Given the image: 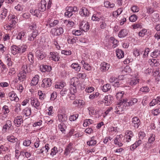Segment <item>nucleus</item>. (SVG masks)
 I'll return each instance as SVG.
<instances>
[{
  "instance_id": "f257e3e1",
  "label": "nucleus",
  "mask_w": 160,
  "mask_h": 160,
  "mask_svg": "<svg viewBox=\"0 0 160 160\" xmlns=\"http://www.w3.org/2000/svg\"><path fill=\"white\" fill-rule=\"evenodd\" d=\"M125 109V105L121 102L120 104L117 105L115 108L114 112L118 114H121L122 113V112Z\"/></svg>"
},
{
  "instance_id": "f03ea898",
  "label": "nucleus",
  "mask_w": 160,
  "mask_h": 160,
  "mask_svg": "<svg viewBox=\"0 0 160 160\" xmlns=\"http://www.w3.org/2000/svg\"><path fill=\"white\" fill-rule=\"evenodd\" d=\"M6 19L8 20L9 23L10 24L13 26L16 24L18 21L17 17L14 15L11 14H9Z\"/></svg>"
},
{
  "instance_id": "7ed1b4c3",
  "label": "nucleus",
  "mask_w": 160,
  "mask_h": 160,
  "mask_svg": "<svg viewBox=\"0 0 160 160\" xmlns=\"http://www.w3.org/2000/svg\"><path fill=\"white\" fill-rule=\"evenodd\" d=\"M89 25L88 22L84 21L80 22L79 27L82 31L86 32L89 29Z\"/></svg>"
},
{
  "instance_id": "20e7f679",
  "label": "nucleus",
  "mask_w": 160,
  "mask_h": 160,
  "mask_svg": "<svg viewBox=\"0 0 160 160\" xmlns=\"http://www.w3.org/2000/svg\"><path fill=\"white\" fill-rule=\"evenodd\" d=\"M51 81L52 80L50 78H45L42 80L41 86L45 88L50 87L52 83Z\"/></svg>"
},
{
  "instance_id": "39448f33",
  "label": "nucleus",
  "mask_w": 160,
  "mask_h": 160,
  "mask_svg": "<svg viewBox=\"0 0 160 160\" xmlns=\"http://www.w3.org/2000/svg\"><path fill=\"white\" fill-rule=\"evenodd\" d=\"M47 2L45 0H41L40 2L38 4V9L41 12L45 11L46 9Z\"/></svg>"
},
{
  "instance_id": "423d86ee",
  "label": "nucleus",
  "mask_w": 160,
  "mask_h": 160,
  "mask_svg": "<svg viewBox=\"0 0 160 160\" xmlns=\"http://www.w3.org/2000/svg\"><path fill=\"white\" fill-rule=\"evenodd\" d=\"M63 29L62 28L60 27L58 28H53L52 29V32L54 35L59 36L62 34L63 32Z\"/></svg>"
},
{
  "instance_id": "0eeeda50",
  "label": "nucleus",
  "mask_w": 160,
  "mask_h": 160,
  "mask_svg": "<svg viewBox=\"0 0 160 160\" xmlns=\"http://www.w3.org/2000/svg\"><path fill=\"white\" fill-rule=\"evenodd\" d=\"M23 122V119L21 116H18L14 118V121L15 125L17 127H19Z\"/></svg>"
},
{
  "instance_id": "6e6552de",
  "label": "nucleus",
  "mask_w": 160,
  "mask_h": 160,
  "mask_svg": "<svg viewBox=\"0 0 160 160\" xmlns=\"http://www.w3.org/2000/svg\"><path fill=\"white\" fill-rule=\"evenodd\" d=\"M110 67L109 64L105 62L101 63L100 69L102 72H105L108 70Z\"/></svg>"
},
{
  "instance_id": "1a4fd4ad",
  "label": "nucleus",
  "mask_w": 160,
  "mask_h": 160,
  "mask_svg": "<svg viewBox=\"0 0 160 160\" xmlns=\"http://www.w3.org/2000/svg\"><path fill=\"white\" fill-rule=\"evenodd\" d=\"M102 99H103L105 101V104L107 105H109L110 104L113 99V97L110 95L104 96Z\"/></svg>"
},
{
  "instance_id": "9d476101",
  "label": "nucleus",
  "mask_w": 160,
  "mask_h": 160,
  "mask_svg": "<svg viewBox=\"0 0 160 160\" xmlns=\"http://www.w3.org/2000/svg\"><path fill=\"white\" fill-rule=\"evenodd\" d=\"M79 13L82 16L84 17L88 16L90 14L88 10L85 7L82 8L80 10Z\"/></svg>"
},
{
  "instance_id": "9b49d317",
  "label": "nucleus",
  "mask_w": 160,
  "mask_h": 160,
  "mask_svg": "<svg viewBox=\"0 0 160 160\" xmlns=\"http://www.w3.org/2000/svg\"><path fill=\"white\" fill-rule=\"evenodd\" d=\"M8 96L11 101H15L17 102L19 100V98L17 95L13 91L10 92L8 94Z\"/></svg>"
},
{
  "instance_id": "f8f14e48",
  "label": "nucleus",
  "mask_w": 160,
  "mask_h": 160,
  "mask_svg": "<svg viewBox=\"0 0 160 160\" xmlns=\"http://www.w3.org/2000/svg\"><path fill=\"white\" fill-rule=\"evenodd\" d=\"M27 73L21 70L18 74V79L21 82H23L25 80Z\"/></svg>"
},
{
  "instance_id": "ddd939ff",
  "label": "nucleus",
  "mask_w": 160,
  "mask_h": 160,
  "mask_svg": "<svg viewBox=\"0 0 160 160\" xmlns=\"http://www.w3.org/2000/svg\"><path fill=\"white\" fill-rule=\"evenodd\" d=\"M50 54L51 56L50 57L51 59L54 61H59L60 57L58 53L55 52H51Z\"/></svg>"
},
{
  "instance_id": "4468645a",
  "label": "nucleus",
  "mask_w": 160,
  "mask_h": 160,
  "mask_svg": "<svg viewBox=\"0 0 160 160\" xmlns=\"http://www.w3.org/2000/svg\"><path fill=\"white\" fill-rule=\"evenodd\" d=\"M21 70L27 73L30 72L31 70L30 64L26 63H23L22 66Z\"/></svg>"
},
{
  "instance_id": "2eb2a0df",
  "label": "nucleus",
  "mask_w": 160,
  "mask_h": 160,
  "mask_svg": "<svg viewBox=\"0 0 160 160\" xmlns=\"http://www.w3.org/2000/svg\"><path fill=\"white\" fill-rule=\"evenodd\" d=\"M31 105L36 108L39 106L40 103L38 101V99L34 97H31L30 98Z\"/></svg>"
},
{
  "instance_id": "dca6fc26",
  "label": "nucleus",
  "mask_w": 160,
  "mask_h": 160,
  "mask_svg": "<svg viewBox=\"0 0 160 160\" xmlns=\"http://www.w3.org/2000/svg\"><path fill=\"white\" fill-rule=\"evenodd\" d=\"M109 81L111 83H113V82H115L114 86L115 87H118L120 85V82H119V80H118V78H117L116 77H111L109 79Z\"/></svg>"
},
{
  "instance_id": "f3484780",
  "label": "nucleus",
  "mask_w": 160,
  "mask_h": 160,
  "mask_svg": "<svg viewBox=\"0 0 160 160\" xmlns=\"http://www.w3.org/2000/svg\"><path fill=\"white\" fill-rule=\"evenodd\" d=\"M48 25L49 27L51 28L53 27L58 24V23L59 21L58 20H53L52 18H49L48 19Z\"/></svg>"
},
{
  "instance_id": "a211bd4d",
  "label": "nucleus",
  "mask_w": 160,
  "mask_h": 160,
  "mask_svg": "<svg viewBox=\"0 0 160 160\" xmlns=\"http://www.w3.org/2000/svg\"><path fill=\"white\" fill-rule=\"evenodd\" d=\"M38 34V30L32 31V32L28 36V40L30 41H33L37 36Z\"/></svg>"
},
{
  "instance_id": "6ab92c4d",
  "label": "nucleus",
  "mask_w": 160,
  "mask_h": 160,
  "mask_svg": "<svg viewBox=\"0 0 160 160\" xmlns=\"http://www.w3.org/2000/svg\"><path fill=\"white\" fill-rule=\"evenodd\" d=\"M132 122L134 127L137 128H138L140 124V120L137 117H134L132 119Z\"/></svg>"
},
{
  "instance_id": "aec40b11",
  "label": "nucleus",
  "mask_w": 160,
  "mask_h": 160,
  "mask_svg": "<svg viewBox=\"0 0 160 160\" xmlns=\"http://www.w3.org/2000/svg\"><path fill=\"white\" fill-rule=\"evenodd\" d=\"M30 12L32 14L37 17H40L41 15V11L38 9H32L30 10Z\"/></svg>"
},
{
  "instance_id": "412c9836",
  "label": "nucleus",
  "mask_w": 160,
  "mask_h": 160,
  "mask_svg": "<svg viewBox=\"0 0 160 160\" xmlns=\"http://www.w3.org/2000/svg\"><path fill=\"white\" fill-rule=\"evenodd\" d=\"M121 101L125 105H126L127 106H129L133 105L132 99H128L127 98L123 99L121 100Z\"/></svg>"
},
{
  "instance_id": "4be33fe9",
  "label": "nucleus",
  "mask_w": 160,
  "mask_h": 160,
  "mask_svg": "<svg viewBox=\"0 0 160 160\" xmlns=\"http://www.w3.org/2000/svg\"><path fill=\"white\" fill-rule=\"evenodd\" d=\"M70 83L71 86L76 87L79 84V81L78 78H72L71 79Z\"/></svg>"
},
{
  "instance_id": "5701e85b",
  "label": "nucleus",
  "mask_w": 160,
  "mask_h": 160,
  "mask_svg": "<svg viewBox=\"0 0 160 160\" xmlns=\"http://www.w3.org/2000/svg\"><path fill=\"white\" fill-rule=\"evenodd\" d=\"M71 8L70 7L67 8L66 12L65 13V16L66 17L70 18L73 15V13Z\"/></svg>"
},
{
  "instance_id": "b1692460",
  "label": "nucleus",
  "mask_w": 160,
  "mask_h": 160,
  "mask_svg": "<svg viewBox=\"0 0 160 160\" xmlns=\"http://www.w3.org/2000/svg\"><path fill=\"white\" fill-rule=\"evenodd\" d=\"M39 77L38 75H36L33 78L31 81V86H35L37 85L39 81Z\"/></svg>"
},
{
  "instance_id": "393cba45",
  "label": "nucleus",
  "mask_w": 160,
  "mask_h": 160,
  "mask_svg": "<svg viewBox=\"0 0 160 160\" xmlns=\"http://www.w3.org/2000/svg\"><path fill=\"white\" fill-rule=\"evenodd\" d=\"M139 80V79L135 78H132L129 81L128 83L129 85L131 86H134L138 83Z\"/></svg>"
},
{
  "instance_id": "a878e982",
  "label": "nucleus",
  "mask_w": 160,
  "mask_h": 160,
  "mask_svg": "<svg viewBox=\"0 0 160 160\" xmlns=\"http://www.w3.org/2000/svg\"><path fill=\"white\" fill-rule=\"evenodd\" d=\"M40 68L42 71L44 72L46 71L49 72L52 70L51 67L47 65H43L42 67H40Z\"/></svg>"
},
{
  "instance_id": "bb28decb",
  "label": "nucleus",
  "mask_w": 160,
  "mask_h": 160,
  "mask_svg": "<svg viewBox=\"0 0 160 160\" xmlns=\"http://www.w3.org/2000/svg\"><path fill=\"white\" fill-rule=\"evenodd\" d=\"M72 143H70L68 145L64 152L65 155L67 156L69 154L71 151L72 150Z\"/></svg>"
},
{
  "instance_id": "cd10ccee",
  "label": "nucleus",
  "mask_w": 160,
  "mask_h": 160,
  "mask_svg": "<svg viewBox=\"0 0 160 160\" xmlns=\"http://www.w3.org/2000/svg\"><path fill=\"white\" fill-rule=\"evenodd\" d=\"M10 49L12 53L14 55H15L17 53H20L18 48L16 46H12L11 47Z\"/></svg>"
},
{
  "instance_id": "c85d7f7f",
  "label": "nucleus",
  "mask_w": 160,
  "mask_h": 160,
  "mask_svg": "<svg viewBox=\"0 0 160 160\" xmlns=\"http://www.w3.org/2000/svg\"><path fill=\"white\" fill-rule=\"evenodd\" d=\"M69 93L68 95L70 96V94L74 95L77 92V88L75 87L71 86L69 90Z\"/></svg>"
},
{
  "instance_id": "c756f323",
  "label": "nucleus",
  "mask_w": 160,
  "mask_h": 160,
  "mask_svg": "<svg viewBox=\"0 0 160 160\" xmlns=\"http://www.w3.org/2000/svg\"><path fill=\"white\" fill-rule=\"evenodd\" d=\"M95 137H92L91 138V140L90 141L87 142V144L89 146H94L97 143V141L94 139Z\"/></svg>"
},
{
  "instance_id": "7c9ffc66",
  "label": "nucleus",
  "mask_w": 160,
  "mask_h": 160,
  "mask_svg": "<svg viewBox=\"0 0 160 160\" xmlns=\"http://www.w3.org/2000/svg\"><path fill=\"white\" fill-rule=\"evenodd\" d=\"M116 55L119 59L124 57V53L123 51L120 49H118L116 51Z\"/></svg>"
},
{
  "instance_id": "2f4dec72",
  "label": "nucleus",
  "mask_w": 160,
  "mask_h": 160,
  "mask_svg": "<svg viewBox=\"0 0 160 160\" xmlns=\"http://www.w3.org/2000/svg\"><path fill=\"white\" fill-rule=\"evenodd\" d=\"M128 32L126 29H122L119 32L118 36L120 38H124L126 36Z\"/></svg>"
},
{
  "instance_id": "473e14b6",
  "label": "nucleus",
  "mask_w": 160,
  "mask_h": 160,
  "mask_svg": "<svg viewBox=\"0 0 160 160\" xmlns=\"http://www.w3.org/2000/svg\"><path fill=\"white\" fill-rule=\"evenodd\" d=\"M36 54L37 57L40 59H42L45 57V53L40 51H37L36 52Z\"/></svg>"
},
{
  "instance_id": "72a5a7b5",
  "label": "nucleus",
  "mask_w": 160,
  "mask_h": 160,
  "mask_svg": "<svg viewBox=\"0 0 160 160\" xmlns=\"http://www.w3.org/2000/svg\"><path fill=\"white\" fill-rule=\"evenodd\" d=\"M71 67L77 72L79 71L81 68V67L78 63H73L72 64Z\"/></svg>"
},
{
  "instance_id": "f704fd0d",
  "label": "nucleus",
  "mask_w": 160,
  "mask_h": 160,
  "mask_svg": "<svg viewBox=\"0 0 160 160\" xmlns=\"http://www.w3.org/2000/svg\"><path fill=\"white\" fill-rule=\"evenodd\" d=\"M12 126L11 122L10 120H8L6 122V124L3 126V131L4 132H6L7 129V128L8 127L10 128Z\"/></svg>"
},
{
  "instance_id": "c9c22d12",
  "label": "nucleus",
  "mask_w": 160,
  "mask_h": 160,
  "mask_svg": "<svg viewBox=\"0 0 160 160\" xmlns=\"http://www.w3.org/2000/svg\"><path fill=\"white\" fill-rule=\"evenodd\" d=\"M58 119L61 122H63L65 121L67 119V117L65 114H58Z\"/></svg>"
},
{
  "instance_id": "e433bc0d",
  "label": "nucleus",
  "mask_w": 160,
  "mask_h": 160,
  "mask_svg": "<svg viewBox=\"0 0 160 160\" xmlns=\"http://www.w3.org/2000/svg\"><path fill=\"white\" fill-rule=\"evenodd\" d=\"M99 96V98L102 99L103 97V95L100 94L98 92H96L95 93L91 94L90 95L89 98L90 99H93Z\"/></svg>"
},
{
  "instance_id": "4c0bfd02",
  "label": "nucleus",
  "mask_w": 160,
  "mask_h": 160,
  "mask_svg": "<svg viewBox=\"0 0 160 160\" xmlns=\"http://www.w3.org/2000/svg\"><path fill=\"white\" fill-rule=\"evenodd\" d=\"M58 128L62 133H64L65 131V125L64 123L62 122L59 124L58 125Z\"/></svg>"
},
{
  "instance_id": "58836bf2",
  "label": "nucleus",
  "mask_w": 160,
  "mask_h": 160,
  "mask_svg": "<svg viewBox=\"0 0 160 160\" xmlns=\"http://www.w3.org/2000/svg\"><path fill=\"white\" fill-rule=\"evenodd\" d=\"M19 49V52L20 53H22L24 52L27 48V46L26 45H23L21 46H18Z\"/></svg>"
},
{
  "instance_id": "ea45409f",
  "label": "nucleus",
  "mask_w": 160,
  "mask_h": 160,
  "mask_svg": "<svg viewBox=\"0 0 160 160\" xmlns=\"http://www.w3.org/2000/svg\"><path fill=\"white\" fill-rule=\"evenodd\" d=\"M23 112L25 115L26 116H28L31 114V109L30 108H26L24 109Z\"/></svg>"
},
{
  "instance_id": "a19ab883",
  "label": "nucleus",
  "mask_w": 160,
  "mask_h": 160,
  "mask_svg": "<svg viewBox=\"0 0 160 160\" xmlns=\"http://www.w3.org/2000/svg\"><path fill=\"white\" fill-rule=\"evenodd\" d=\"M7 139L9 141L11 142H15L18 141V139L16 138H15L13 136H8L7 137Z\"/></svg>"
},
{
  "instance_id": "79ce46f5",
  "label": "nucleus",
  "mask_w": 160,
  "mask_h": 160,
  "mask_svg": "<svg viewBox=\"0 0 160 160\" xmlns=\"http://www.w3.org/2000/svg\"><path fill=\"white\" fill-rule=\"evenodd\" d=\"M160 54V51L158 50L153 51L151 55V56L153 58H157Z\"/></svg>"
},
{
  "instance_id": "37998d69",
  "label": "nucleus",
  "mask_w": 160,
  "mask_h": 160,
  "mask_svg": "<svg viewBox=\"0 0 160 160\" xmlns=\"http://www.w3.org/2000/svg\"><path fill=\"white\" fill-rule=\"evenodd\" d=\"M28 59L29 61L30 62L31 65H32L34 62L33 60L34 59V58L33 56V55L30 52L28 56Z\"/></svg>"
},
{
  "instance_id": "c03bdc74",
  "label": "nucleus",
  "mask_w": 160,
  "mask_h": 160,
  "mask_svg": "<svg viewBox=\"0 0 160 160\" xmlns=\"http://www.w3.org/2000/svg\"><path fill=\"white\" fill-rule=\"evenodd\" d=\"M110 40L111 41L112 43L114 44L112 46V47L113 48H115L117 46L118 43V40L115 39L113 37H111L110 38Z\"/></svg>"
},
{
  "instance_id": "a18cd8bd",
  "label": "nucleus",
  "mask_w": 160,
  "mask_h": 160,
  "mask_svg": "<svg viewBox=\"0 0 160 160\" xmlns=\"http://www.w3.org/2000/svg\"><path fill=\"white\" fill-rule=\"evenodd\" d=\"M111 88L110 85L109 84H107L103 86L102 90L104 92H106L108 91Z\"/></svg>"
},
{
  "instance_id": "49530a36",
  "label": "nucleus",
  "mask_w": 160,
  "mask_h": 160,
  "mask_svg": "<svg viewBox=\"0 0 160 160\" xmlns=\"http://www.w3.org/2000/svg\"><path fill=\"white\" fill-rule=\"evenodd\" d=\"M124 94L123 91H121L120 92H117L116 94V98L118 100H120L122 98Z\"/></svg>"
},
{
  "instance_id": "de8ad7c7",
  "label": "nucleus",
  "mask_w": 160,
  "mask_h": 160,
  "mask_svg": "<svg viewBox=\"0 0 160 160\" xmlns=\"http://www.w3.org/2000/svg\"><path fill=\"white\" fill-rule=\"evenodd\" d=\"M2 111H3V114L5 115L8 113L10 112V110L8 107L6 105H4L3 107Z\"/></svg>"
},
{
  "instance_id": "09e8293b",
  "label": "nucleus",
  "mask_w": 160,
  "mask_h": 160,
  "mask_svg": "<svg viewBox=\"0 0 160 160\" xmlns=\"http://www.w3.org/2000/svg\"><path fill=\"white\" fill-rule=\"evenodd\" d=\"M152 20L155 22H158L159 20V15L158 13H154L152 16Z\"/></svg>"
},
{
  "instance_id": "8fccbe9b",
  "label": "nucleus",
  "mask_w": 160,
  "mask_h": 160,
  "mask_svg": "<svg viewBox=\"0 0 160 160\" xmlns=\"http://www.w3.org/2000/svg\"><path fill=\"white\" fill-rule=\"evenodd\" d=\"M93 121L91 119H86L84 120L83 123L84 127H86L88 125L91 124L92 123Z\"/></svg>"
},
{
  "instance_id": "3c124183",
  "label": "nucleus",
  "mask_w": 160,
  "mask_h": 160,
  "mask_svg": "<svg viewBox=\"0 0 160 160\" xmlns=\"http://www.w3.org/2000/svg\"><path fill=\"white\" fill-rule=\"evenodd\" d=\"M29 28L30 29L33 30V31H34L35 30H37L36 29V24L35 22H32L31 24H30L29 25Z\"/></svg>"
},
{
  "instance_id": "603ef678",
  "label": "nucleus",
  "mask_w": 160,
  "mask_h": 160,
  "mask_svg": "<svg viewBox=\"0 0 160 160\" xmlns=\"http://www.w3.org/2000/svg\"><path fill=\"white\" fill-rule=\"evenodd\" d=\"M8 12V11L7 9L5 8L3 9L2 12L1 14V15H2L1 17V18L2 20L5 18L7 15Z\"/></svg>"
},
{
  "instance_id": "864d4df0",
  "label": "nucleus",
  "mask_w": 160,
  "mask_h": 160,
  "mask_svg": "<svg viewBox=\"0 0 160 160\" xmlns=\"http://www.w3.org/2000/svg\"><path fill=\"white\" fill-rule=\"evenodd\" d=\"M104 5L106 8H112L114 6V4L111 3L109 1H107L104 2Z\"/></svg>"
},
{
  "instance_id": "5fc2aeb1",
  "label": "nucleus",
  "mask_w": 160,
  "mask_h": 160,
  "mask_svg": "<svg viewBox=\"0 0 160 160\" xmlns=\"http://www.w3.org/2000/svg\"><path fill=\"white\" fill-rule=\"evenodd\" d=\"M106 19H104V20L103 19H102V22H101L100 25V28L102 29H103L105 28L107 26V24L105 22L106 20H105Z\"/></svg>"
},
{
  "instance_id": "6e6d98bb",
  "label": "nucleus",
  "mask_w": 160,
  "mask_h": 160,
  "mask_svg": "<svg viewBox=\"0 0 160 160\" xmlns=\"http://www.w3.org/2000/svg\"><path fill=\"white\" fill-rule=\"evenodd\" d=\"M78 117V114H76L71 115L69 118L70 120L71 121H73L76 120Z\"/></svg>"
},
{
  "instance_id": "4d7b16f0",
  "label": "nucleus",
  "mask_w": 160,
  "mask_h": 160,
  "mask_svg": "<svg viewBox=\"0 0 160 160\" xmlns=\"http://www.w3.org/2000/svg\"><path fill=\"white\" fill-rule=\"evenodd\" d=\"M25 35V32H21L19 33L17 37V38L18 39L21 40H23V37Z\"/></svg>"
},
{
  "instance_id": "13d9d810",
  "label": "nucleus",
  "mask_w": 160,
  "mask_h": 160,
  "mask_svg": "<svg viewBox=\"0 0 160 160\" xmlns=\"http://www.w3.org/2000/svg\"><path fill=\"white\" fill-rule=\"evenodd\" d=\"M69 91L68 89L66 88H63L60 91V93L62 96H64L67 94L68 95Z\"/></svg>"
},
{
  "instance_id": "bf43d9fd",
  "label": "nucleus",
  "mask_w": 160,
  "mask_h": 160,
  "mask_svg": "<svg viewBox=\"0 0 160 160\" xmlns=\"http://www.w3.org/2000/svg\"><path fill=\"white\" fill-rule=\"evenodd\" d=\"M149 90V88L147 86L143 87L141 88L140 89V91L144 93L148 92Z\"/></svg>"
},
{
  "instance_id": "052dcab7",
  "label": "nucleus",
  "mask_w": 160,
  "mask_h": 160,
  "mask_svg": "<svg viewBox=\"0 0 160 160\" xmlns=\"http://www.w3.org/2000/svg\"><path fill=\"white\" fill-rule=\"evenodd\" d=\"M58 152V148L56 147H54L51 150L50 154L53 156Z\"/></svg>"
},
{
  "instance_id": "680f3d73",
  "label": "nucleus",
  "mask_w": 160,
  "mask_h": 160,
  "mask_svg": "<svg viewBox=\"0 0 160 160\" xmlns=\"http://www.w3.org/2000/svg\"><path fill=\"white\" fill-rule=\"evenodd\" d=\"M155 134H152L149 137L148 140V142L149 143H151L155 141Z\"/></svg>"
},
{
  "instance_id": "e2e57ef3",
  "label": "nucleus",
  "mask_w": 160,
  "mask_h": 160,
  "mask_svg": "<svg viewBox=\"0 0 160 160\" xmlns=\"http://www.w3.org/2000/svg\"><path fill=\"white\" fill-rule=\"evenodd\" d=\"M137 18L138 17L136 15L133 14L129 18V20L130 22H134L137 19Z\"/></svg>"
},
{
  "instance_id": "0e129e2a",
  "label": "nucleus",
  "mask_w": 160,
  "mask_h": 160,
  "mask_svg": "<svg viewBox=\"0 0 160 160\" xmlns=\"http://www.w3.org/2000/svg\"><path fill=\"white\" fill-rule=\"evenodd\" d=\"M147 32L146 29H144L141 30L138 33V35L139 36L142 37H143L146 34V33Z\"/></svg>"
},
{
  "instance_id": "69168bd1",
  "label": "nucleus",
  "mask_w": 160,
  "mask_h": 160,
  "mask_svg": "<svg viewBox=\"0 0 160 160\" xmlns=\"http://www.w3.org/2000/svg\"><path fill=\"white\" fill-rule=\"evenodd\" d=\"M72 34L75 36H79L81 35L82 32L80 30H73L72 32Z\"/></svg>"
},
{
  "instance_id": "338daca9",
  "label": "nucleus",
  "mask_w": 160,
  "mask_h": 160,
  "mask_svg": "<svg viewBox=\"0 0 160 160\" xmlns=\"http://www.w3.org/2000/svg\"><path fill=\"white\" fill-rule=\"evenodd\" d=\"M21 105L20 104L17 103L15 106L14 111L15 112L18 113L21 111Z\"/></svg>"
},
{
  "instance_id": "774afa93",
  "label": "nucleus",
  "mask_w": 160,
  "mask_h": 160,
  "mask_svg": "<svg viewBox=\"0 0 160 160\" xmlns=\"http://www.w3.org/2000/svg\"><path fill=\"white\" fill-rule=\"evenodd\" d=\"M88 109L89 112V114L90 115L94 114L96 113L93 107H89L88 108Z\"/></svg>"
}]
</instances>
